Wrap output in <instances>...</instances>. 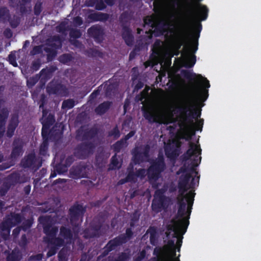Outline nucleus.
Masks as SVG:
<instances>
[{
    "mask_svg": "<svg viewBox=\"0 0 261 261\" xmlns=\"http://www.w3.org/2000/svg\"><path fill=\"white\" fill-rule=\"evenodd\" d=\"M10 189L8 183H4L0 187V195L3 197L6 195Z\"/></svg>",
    "mask_w": 261,
    "mask_h": 261,
    "instance_id": "obj_58",
    "label": "nucleus"
},
{
    "mask_svg": "<svg viewBox=\"0 0 261 261\" xmlns=\"http://www.w3.org/2000/svg\"><path fill=\"white\" fill-rule=\"evenodd\" d=\"M129 256L125 252H122L115 259L114 261H128Z\"/></svg>",
    "mask_w": 261,
    "mask_h": 261,
    "instance_id": "obj_60",
    "label": "nucleus"
},
{
    "mask_svg": "<svg viewBox=\"0 0 261 261\" xmlns=\"http://www.w3.org/2000/svg\"><path fill=\"white\" fill-rule=\"evenodd\" d=\"M43 50L47 53V60L52 61L57 56V51L48 46L44 47Z\"/></svg>",
    "mask_w": 261,
    "mask_h": 261,
    "instance_id": "obj_38",
    "label": "nucleus"
},
{
    "mask_svg": "<svg viewBox=\"0 0 261 261\" xmlns=\"http://www.w3.org/2000/svg\"><path fill=\"white\" fill-rule=\"evenodd\" d=\"M42 45H35L33 47V49L30 51V54L32 56L41 54L43 53V51H44Z\"/></svg>",
    "mask_w": 261,
    "mask_h": 261,
    "instance_id": "obj_54",
    "label": "nucleus"
},
{
    "mask_svg": "<svg viewBox=\"0 0 261 261\" xmlns=\"http://www.w3.org/2000/svg\"><path fill=\"white\" fill-rule=\"evenodd\" d=\"M46 103V101L44 95H42V97L41 99V103L39 106V109L42 110V117L40 119L42 125H45L50 127L54 124L55 122V117L54 114L52 113H49L48 110L44 108V106Z\"/></svg>",
    "mask_w": 261,
    "mask_h": 261,
    "instance_id": "obj_13",
    "label": "nucleus"
},
{
    "mask_svg": "<svg viewBox=\"0 0 261 261\" xmlns=\"http://www.w3.org/2000/svg\"><path fill=\"white\" fill-rule=\"evenodd\" d=\"M101 227L102 223L100 221H93L91 222L89 224V227L84 229V237L86 239L99 237Z\"/></svg>",
    "mask_w": 261,
    "mask_h": 261,
    "instance_id": "obj_14",
    "label": "nucleus"
},
{
    "mask_svg": "<svg viewBox=\"0 0 261 261\" xmlns=\"http://www.w3.org/2000/svg\"><path fill=\"white\" fill-rule=\"evenodd\" d=\"M200 176L198 175H196L195 174V177L192 178V180H191V182L190 184H189V189H193L195 188V186H198Z\"/></svg>",
    "mask_w": 261,
    "mask_h": 261,
    "instance_id": "obj_56",
    "label": "nucleus"
},
{
    "mask_svg": "<svg viewBox=\"0 0 261 261\" xmlns=\"http://www.w3.org/2000/svg\"><path fill=\"white\" fill-rule=\"evenodd\" d=\"M202 157L195 159H191L190 163L184 162L183 165L180 167L176 174H182L178 180V192L177 197V216L182 217L186 214L191 215V210L194 202L195 193L194 191H190L186 194L185 193L189 190V184L192 177L193 174H198L196 167L201 163Z\"/></svg>",
    "mask_w": 261,
    "mask_h": 261,
    "instance_id": "obj_2",
    "label": "nucleus"
},
{
    "mask_svg": "<svg viewBox=\"0 0 261 261\" xmlns=\"http://www.w3.org/2000/svg\"><path fill=\"white\" fill-rule=\"evenodd\" d=\"M86 212V207L82 204L75 202L69 209V215L72 226L79 227L81 225L84 216Z\"/></svg>",
    "mask_w": 261,
    "mask_h": 261,
    "instance_id": "obj_9",
    "label": "nucleus"
},
{
    "mask_svg": "<svg viewBox=\"0 0 261 261\" xmlns=\"http://www.w3.org/2000/svg\"><path fill=\"white\" fill-rule=\"evenodd\" d=\"M73 234L70 228L61 226L60 229V237L67 243H70L73 239Z\"/></svg>",
    "mask_w": 261,
    "mask_h": 261,
    "instance_id": "obj_23",
    "label": "nucleus"
},
{
    "mask_svg": "<svg viewBox=\"0 0 261 261\" xmlns=\"http://www.w3.org/2000/svg\"><path fill=\"white\" fill-rule=\"evenodd\" d=\"M121 239L119 236L114 238L106 245V248H109V250H114L117 247L123 244Z\"/></svg>",
    "mask_w": 261,
    "mask_h": 261,
    "instance_id": "obj_31",
    "label": "nucleus"
},
{
    "mask_svg": "<svg viewBox=\"0 0 261 261\" xmlns=\"http://www.w3.org/2000/svg\"><path fill=\"white\" fill-rule=\"evenodd\" d=\"M49 128L50 127L45 125H42L41 135L43 140L46 139L47 141H49L50 134Z\"/></svg>",
    "mask_w": 261,
    "mask_h": 261,
    "instance_id": "obj_51",
    "label": "nucleus"
},
{
    "mask_svg": "<svg viewBox=\"0 0 261 261\" xmlns=\"http://www.w3.org/2000/svg\"><path fill=\"white\" fill-rule=\"evenodd\" d=\"M142 111L143 117L149 123H152L159 122V115L154 112L152 108H150L147 109H142Z\"/></svg>",
    "mask_w": 261,
    "mask_h": 261,
    "instance_id": "obj_21",
    "label": "nucleus"
},
{
    "mask_svg": "<svg viewBox=\"0 0 261 261\" xmlns=\"http://www.w3.org/2000/svg\"><path fill=\"white\" fill-rule=\"evenodd\" d=\"M23 143L20 139H15L12 143V149L10 153V158L16 160L23 153Z\"/></svg>",
    "mask_w": 261,
    "mask_h": 261,
    "instance_id": "obj_18",
    "label": "nucleus"
},
{
    "mask_svg": "<svg viewBox=\"0 0 261 261\" xmlns=\"http://www.w3.org/2000/svg\"><path fill=\"white\" fill-rule=\"evenodd\" d=\"M122 165L121 163H120L117 157V154L115 153L114 155H112L111 160V163L110 165V169H119L121 168Z\"/></svg>",
    "mask_w": 261,
    "mask_h": 261,
    "instance_id": "obj_39",
    "label": "nucleus"
},
{
    "mask_svg": "<svg viewBox=\"0 0 261 261\" xmlns=\"http://www.w3.org/2000/svg\"><path fill=\"white\" fill-rule=\"evenodd\" d=\"M183 128L185 134L182 138L189 142V149L180 156L181 160L182 162H187L191 159H195L196 156L197 158L201 156L202 149L200 145L195 144V143L191 141L192 136L195 135V128Z\"/></svg>",
    "mask_w": 261,
    "mask_h": 261,
    "instance_id": "obj_6",
    "label": "nucleus"
},
{
    "mask_svg": "<svg viewBox=\"0 0 261 261\" xmlns=\"http://www.w3.org/2000/svg\"><path fill=\"white\" fill-rule=\"evenodd\" d=\"M146 254V250L143 249L138 254L135 256V261H142L145 257Z\"/></svg>",
    "mask_w": 261,
    "mask_h": 261,
    "instance_id": "obj_64",
    "label": "nucleus"
},
{
    "mask_svg": "<svg viewBox=\"0 0 261 261\" xmlns=\"http://www.w3.org/2000/svg\"><path fill=\"white\" fill-rule=\"evenodd\" d=\"M75 105L74 100L73 99H67L64 100L62 101L61 108L63 109H71L74 108Z\"/></svg>",
    "mask_w": 261,
    "mask_h": 261,
    "instance_id": "obj_46",
    "label": "nucleus"
},
{
    "mask_svg": "<svg viewBox=\"0 0 261 261\" xmlns=\"http://www.w3.org/2000/svg\"><path fill=\"white\" fill-rule=\"evenodd\" d=\"M153 254L156 256V257H152V261H165V259L162 258V255L158 249H154L153 251Z\"/></svg>",
    "mask_w": 261,
    "mask_h": 261,
    "instance_id": "obj_63",
    "label": "nucleus"
},
{
    "mask_svg": "<svg viewBox=\"0 0 261 261\" xmlns=\"http://www.w3.org/2000/svg\"><path fill=\"white\" fill-rule=\"evenodd\" d=\"M48 150V141L46 140H43L39 148V154L42 155H45Z\"/></svg>",
    "mask_w": 261,
    "mask_h": 261,
    "instance_id": "obj_49",
    "label": "nucleus"
},
{
    "mask_svg": "<svg viewBox=\"0 0 261 261\" xmlns=\"http://www.w3.org/2000/svg\"><path fill=\"white\" fill-rule=\"evenodd\" d=\"M162 255V258L165 261H180L179 256L176 257V247L172 248L168 253L166 252H160Z\"/></svg>",
    "mask_w": 261,
    "mask_h": 261,
    "instance_id": "obj_24",
    "label": "nucleus"
},
{
    "mask_svg": "<svg viewBox=\"0 0 261 261\" xmlns=\"http://www.w3.org/2000/svg\"><path fill=\"white\" fill-rule=\"evenodd\" d=\"M191 215L186 214L184 216L178 217L177 214L175 218L171 221V223L167 224L166 229L168 231H173V237L177 238L176 246L181 247L183 235L186 232L190 224L189 219Z\"/></svg>",
    "mask_w": 261,
    "mask_h": 261,
    "instance_id": "obj_5",
    "label": "nucleus"
},
{
    "mask_svg": "<svg viewBox=\"0 0 261 261\" xmlns=\"http://www.w3.org/2000/svg\"><path fill=\"white\" fill-rule=\"evenodd\" d=\"M113 103L110 101H104L95 109V112L101 115L106 113L112 107Z\"/></svg>",
    "mask_w": 261,
    "mask_h": 261,
    "instance_id": "obj_27",
    "label": "nucleus"
},
{
    "mask_svg": "<svg viewBox=\"0 0 261 261\" xmlns=\"http://www.w3.org/2000/svg\"><path fill=\"white\" fill-rule=\"evenodd\" d=\"M150 234V242L152 245H155L158 243V230L154 226H150L146 231Z\"/></svg>",
    "mask_w": 261,
    "mask_h": 261,
    "instance_id": "obj_32",
    "label": "nucleus"
},
{
    "mask_svg": "<svg viewBox=\"0 0 261 261\" xmlns=\"http://www.w3.org/2000/svg\"><path fill=\"white\" fill-rule=\"evenodd\" d=\"M39 220L43 223V232L46 234L44 237V242L48 246L47 257H49L56 254L58 250L62 246H64L65 242L60 237H57L59 231V228L57 226H53L50 223L43 222L42 221H46L45 217H40Z\"/></svg>",
    "mask_w": 261,
    "mask_h": 261,
    "instance_id": "obj_4",
    "label": "nucleus"
},
{
    "mask_svg": "<svg viewBox=\"0 0 261 261\" xmlns=\"http://www.w3.org/2000/svg\"><path fill=\"white\" fill-rule=\"evenodd\" d=\"M13 227L12 223L11 220L6 219L0 224V229L2 231H7V233H2V236L5 239H7L8 236L10 234V230Z\"/></svg>",
    "mask_w": 261,
    "mask_h": 261,
    "instance_id": "obj_25",
    "label": "nucleus"
},
{
    "mask_svg": "<svg viewBox=\"0 0 261 261\" xmlns=\"http://www.w3.org/2000/svg\"><path fill=\"white\" fill-rule=\"evenodd\" d=\"M68 251V249L65 247L60 249L58 253V259L59 261H66L67 260Z\"/></svg>",
    "mask_w": 261,
    "mask_h": 261,
    "instance_id": "obj_50",
    "label": "nucleus"
},
{
    "mask_svg": "<svg viewBox=\"0 0 261 261\" xmlns=\"http://www.w3.org/2000/svg\"><path fill=\"white\" fill-rule=\"evenodd\" d=\"M20 165L24 168H29L37 171L42 165V160L37 157L34 152H32L25 155L20 161Z\"/></svg>",
    "mask_w": 261,
    "mask_h": 261,
    "instance_id": "obj_11",
    "label": "nucleus"
},
{
    "mask_svg": "<svg viewBox=\"0 0 261 261\" xmlns=\"http://www.w3.org/2000/svg\"><path fill=\"white\" fill-rule=\"evenodd\" d=\"M168 25V24L164 20H161L157 24L154 31L160 34H163L166 32V27Z\"/></svg>",
    "mask_w": 261,
    "mask_h": 261,
    "instance_id": "obj_41",
    "label": "nucleus"
},
{
    "mask_svg": "<svg viewBox=\"0 0 261 261\" xmlns=\"http://www.w3.org/2000/svg\"><path fill=\"white\" fill-rule=\"evenodd\" d=\"M9 16H10V12L8 8L5 6L0 7V22L7 23Z\"/></svg>",
    "mask_w": 261,
    "mask_h": 261,
    "instance_id": "obj_33",
    "label": "nucleus"
},
{
    "mask_svg": "<svg viewBox=\"0 0 261 261\" xmlns=\"http://www.w3.org/2000/svg\"><path fill=\"white\" fill-rule=\"evenodd\" d=\"M47 92L48 93L56 94L60 96H66L69 94V91L66 86L58 83H50L47 86Z\"/></svg>",
    "mask_w": 261,
    "mask_h": 261,
    "instance_id": "obj_16",
    "label": "nucleus"
},
{
    "mask_svg": "<svg viewBox=\"0 0 261 261\" xmlns=\"http://www.w3.org/2000/svg\"><path fill=\"white\" fill-rule=\"evenodd\" d=\"M166 190V188H163L155 191L151 205L153 212L159 213L168 208L171 200L169 197L165 194Z\"/></svg>",
    "mask_w": 261,
    "mask_h": 261,
    "instance_id": "obj_8",
    "label": "nucleus"
},
{
    "mask_svg": "<svg viewBox=\"0 0 261 261\" xmlns=\"http://www.w3.org/2000/svg\"><path fill=\"white\" fill-rule=\"evenodd\" d=\"M8 219L11 220L13 227L16 226L17 224L20 223L22 221V217L19 214H11L10 217L8 218Z\"/></svg>",
    "mask_w": 261,
    "mask_h": 261,
    "instance_id": "obj_42",
    "label": "nucleus"
},
{
    "mask_svg": "<svg viewBox=\"0 0 261 261\" xmlns=\"http://www.w3.org/2000/svg\"><path fill=\"white\" fill-rule=\"evenodd\" d=\"M95 149V146L93 142L84 141L76 145L74 149L73 154L78 159L86 160L94 153Z\"/></svg>",
    "mask_w": 261,
    "mask_h": 261,
    "instance_id": "obj_10",
    "label": "nucleus"
},
{
    "mask_svg": "<svg viewBox=\"0 0 261 261\" xmlns=\"http://www.w3.org/2000/svg\"><path fill=\"white\" fill-rule=\"evenodd\" d=\"M8 22L9 23V25L12 28L15 29L20 24V18L16 15H14L12 17L10 15L8 19Z\"/></svg>",
    "mask_w": 261,
    "mask_h": 261,
    "instance_id": "obj_35",
    "label": "nucleus"
},
{
    "mask_svg": "<svg viewBox=\"0 0 261 261\" xmlns=\"http://www.w3.org/2000/svg\"><path fill=\"white\" fill-rule=\"evenodd\" d=\"M109 156L110 153H106L103 150L98 152L95 157V161L97 166L99 167L104 166Z\"/></svg>",
    "mask_w": 261,
    "mask_h": 261,
    "instance_id": "obj_28",
    "label": "nucleus"
},
{
    "mask_svg": "<svg viewBox=\"0 0 261 261\" xmlns=\"http://www.w3.org/2000/svg\"><path fill=\"white\" fill-rule=\"evenodd\" d=\"M166 169V162L164 155L159 154L158 158L150 162L147 170V175L149 182L157 181Z\"/></svg>",
    "mask_w": 261,
    "mask_h": 261,
    "instance_id": "obj_7",
    "label": "nucleus"
},
{
    "mask_svg": "<svg viewBox=\"0 0 261 261\" xmlns=\"http://www.w3.org/2000/svg\"><path fill=\"white\" fill-rule=\"evenodd\" d=\"M180 145L177 146V148L173 147H169L165 148V155L171 161H175L177 159L179 156V149Z\"/></svg>",
    "mask_w": 261,
    "mask_h": 261,
    "instance_id": "obj_26",
    "label": "nucleus"
},
{
    "mask_svg": "<svg viewBox=\"0 0 261 261\" xmlns=\"http://www.w3.org/2000/svg\"><path fill=\"white\" fill-rule=\"evenodd\" d=\"M88 166L86 163L80 162L73 165L70 169V176L73 179L87 177L88 173Z\"/></svg>",
    "mask_w": 261,
    "mask_h": 261,
    "instance_id": "obj_15",
    "label": "nucleus"
},
{
    "mask_svg": "<svg viewBox=\"0 0 261 261\" xmlns=\"http://www.w3.org/2000/svg\"><path fill=\"white\" fill-rule=\"evenodd\" d=\"M89 37L93 38L95 41L101 43L103 40L104 31L99 25H93L87 30Z\"/></svg>",
    "mask_w": 261,
    "mask_h": 261,
    "instance_id": "obj_17",
    "label": "nucleus"
},
{
    "mask_svg": "<svg viewBox=\"0 0 261 261\" xmlns=\"http://www.w3.org/2000/svg\"><path fill=\"white\" fill-rule=\"evenodd\" d=\"M122 37L127 46L133 45L134 42V37L132 33V30L128 27L123 26Z\"/></svg>",
    "mask_w": 261,
    "mask_h": 261,
    "instance_id": "obj_22",
    "label": "nucleus"
},
{
    "mask_svg": "<svg viewBox=\"0 0 261 261\" xmlns=\"http://www.w3.org/2000/svg\"><path fill=\"white\" fill-rule=\"evenodd\" d=\"M9 113V111L6 108H3L0 111V139L4 137L6 132V124Z\"/></svg>",
    "mask_w": 261,
    "mask_h": 261,
    "instance_id": "obj_20",
    "label": "nucleus"
},
{
    "mask_svg": "<svg viewBox=\"0 0 261 261\" xmlns=\"http://www.w3.org/2000/svg\"><path fill=\"white\" fill-rule=\"evenodd\" d=\"M208 10L206 6L200 4H195L192 1L187 4L185 13L193 23V27L190 34L191 41L190 48L192 54L185 57L182 61V66L187 68H192L196 63V59L194 54L198 50V39L202 29V21L208 16Z\"/></svg>",
    "mask_w": 261,
    "mask_h": 261,
    "instance_id": "obj_3",
    "label": "nucleus"
},
{
    "mask_svg": "<svg viewBox=\"0 0 261 261\" xmlns=\"http://www.w3.org/2000/svg\"><path fill=\"white\" fill-rule=\"evenodd\" d=\"M130 18L131 15L128 11H124L120 15L119 21L122 28L126 26Z\"/></svg>",
    "mask_w": 261,
    "mask_h": 261,
    "instance_id": "obj_37",
    "label": "nucleus"
},
{
    "mask_svg": "<svg viewBox=\"0 0 261 261\" xmlns=\"http://www.w3.org/2000/svg\"><path fill=\"white\" fill-rule=\"evenodd\" d=\"M99 133L98 128L92 127L91 128H84L81 126L76 131L75 139L80 141H88L96 137Z\"/></svg>",
    "mask_w": 261,
    "mask_h": 261,
    "instance_id": "obj_12",
    "label": "nucleus"
},
{
    "mask_svg": "<svg viewBox=\"0 0 261 261\" xmlns=\"http://www.w3.org/2000/svg\"><path fill=\"white\" fill-rule=\"evenodd\" d=\"M74 162V157L72 155L68 156L65 161L64 165H58L56 166L57 171L59 174H61L64 171H66L68 167H69Z\"/></svg>",
    "mask_w": 261,
    "mask_h": 261,
    "instance_id": "obj_30",
    "label": "nucleus"
},
{
    "mask_svg": "<svg viewBox=\"0 0 261 261\" xmlns=\"http://www.w3.org/2000/svg\"><path fill=\"white\" fill-rule=\"evenodd\" d=\"M28 243V241L27 240V236L25 234H23L21 235V237H20V240L19 242V245L22 248H25Z\"/></svg>",
    "mask_w": 261,
    "mask_h": 261,
    "instance_id": "obj_61",
    "label": "nucleus"
},
{
    "mask_svg": "<svg viewBox=\"0 0 261 261\" xmlns=\"http://www.w3.org/2000/svg\"><path fill=\"white\" fill-rule=\"evenodd\" d=\"M88 17L90 19L92 20L93 22H97V21H100V22H105V21L109 19V15L107 13L95 12L90 14Z\"/></svg>",
    "mask_w": 261,
    "mask_h": 261,
    "instance_id": "obj_29",
    "label": "nucleus"
},
{
    "mask_svg": "<svg viewBox=\"0 0 261 261\" xmlns=\"http://www.w3.org/2000/svg\"><path fill=\"white\" fill-rule=\"evenodd\" d=\"M200 102H198L197 103H194V107L191 110V112H192V116L194 117V120L196 121L199 120L201 117V110H197L196 109V106L199 104Z\"/></svg>",
    "mask_w": 261,
    "mask_h": 261,
    "instance_id": "obj_52",
    "label": "nucleus"
},
{
    "mask_svg": "<svg viewBox=\"0 0 261 261\" xmlns=\"http://www.w3.org/2000/svg\"><path fill=\"white\" fill-rule=\"evenodd\" d=\"M134 232L131 228H127L125 230V233L119 235L122 239L121 241L123 244H125L128 241L132 239Z\"/></svg>",
    "mask_w": 261,
    "mask_h": 261,
    "instance_id": "obj_34",
    "label": "nucleus"
},
{
    "mask_svg": "<svg viewBox=\"0 0 261 261\" xmlns=\"http://www.w3.org/2000/svg\"><path fill=\"white\" fill-rule=\"evenodd\" d=\"M52 70L50 69L43 68L39 72L40 77L41 76L44 79H48L51 76Z\"/></svg>",
    "mask_w": 261,
    "mask_h": 261,
    "instance_id": "obj_55",
    "label": "nucleus"
},
{
    "mask_svg": "<svg viewBox=\"0 0 261 261\" xmlns=\"http://www.w3.org/2000/svg\"><path fill=\"white\" fill-rule=\"evenodd\" d=\"M125 144L126 143L122 139H121L120 140L115 142L113 146H112L113 151L115 152V153L119 152Z\"/></svg>",
    "mask_w": 261,
    "mask_h": 261,
    "instance_id": "obj_43",
    "label": "nucleus"
},
{
    "mask_svg": "<svg viewBox=\"0 0 261 261\" xmlns=\"http://www.w3.org/2000/svg\"><path fill=\"white\" fill-rule=\"evenodd\" d=\"M21 258L20 252L18 250H13L11 253L8 254L7 261H20Z\"/></svg>",
    "mask_w": 261,
    "mask_h": 261,
    "instance_id": "obj_36",
    "label": "nucleus"
},
{
    "mask_svg": "<svg viewBox=\"0 0 261 261\" xmlns=\"http://www.w3.org/2000/svg\"><path fill=\"white\" fill-rule=\"evenodd\" d=\"M127 174L126 175V178L128 182H135L136 181V173L134 172L133 167L131 168L128 167L127 169Z\"/></svg>",
    "mask_w": 261,
    "mask_h": 261,
    "instance_id": "obj_45",
    "label": "nucleus"
},
{
    "mask_svg": "<svg viewBox=\"0 0 261 261\" xmlns=\"http://www.w3.org/2000/svg\"><path fill=\"white\" fill-rule=\"evenodd\" d=\"M176 247V245L175 244V241L172 240H168L167 244L164 246L163 247H161L159 248L158 250L160 251V252L161 251H164L165 252H168L170 251L172 248H174Z\"/></svg>",
    "mask_w": 261,
    "mask_h": 261,
    "instance_id": "obj_40",
    "label": "nucleus"
},
{
    "mask_svg": "<svg viewBox=\"0 0 261 261\" xmlns=\"http://www.w3.org/2000/svg\"><path fill=\"white\" fill-rule=\"evenodd\" d=\"M33 223V220L29 219L24 220L21 224V229L23 231H27L32 226Z\"/></svg>",
    "mask_w": 261,
    "mask_h": 261,
    "instance_id": "obj_53",
    "label": "nucleus"
},
{
    "mask_svg": "<svg viewBox=\"0 0 261 261\" xmlns=\"http://www.w3.org/2000/svg\"><path fill=\"white\" fill-rule=\"evenodd\" d=\"M19 123V116L17 114L12 115L8 123L6 135L8 138H11L14 134L16 128Z\"/></svg>",
    "mask_w": 261,
    "mask_h": 261,
    "instance_id": "obj_19",
    "label": "nucleus"
},
{
    "mask_svg": "<svg viewBox=\"0 0 261 261\" xmlns=\"http://www.w3.org/2000/svg\"><path fill=\"white\" fill-rule=\"evenodd\" d=\"M153 11L155 13L159 12L162 8V5H163L162 0H153Z\"/></svg>",
    "mask_w": 261,
    "mask_h": 261,
    "instance_id": "obj_57",
    "label": "nucleus"
},
{
    "mask_svg": "<svg viewBox=\"0 0 261 261\" xmlns=\"http://www.w3.org/2000/svg\"><path fill=\"white\" fill-rule=\"evenodd\" d=\"M82 32L80 29L72 28L70 30L69 36L73 39H79L82 37Z\"/></svg>",
    "mask_w": 261,
    "mask_h": 261,
    "instance_id": "obj_48",
    "label": "nucleus"
},
{
    "mask_svg": "<svg viewBox=\"0 0 261 261\" xmlns=\"http://www.w3.org/2000/svg\"><path fill=\"white\" fill-rule=\"evenodd\" d=\"M120 132L119 130L117 125H116L114 128L108 133V137H113L114 139L116 140L120 136Z\"/></svg>",
    "mask_w": 261,
    "mask_h": 261,
    "instance_id": "obj_47",
    "label": "nucleus"
},
{
    "mask_svg": "<svg viewBox=\"0 0 261 261\" xmlns=\"http://www.w3.org/2000/svg\"><path fill=\"white\" fill-rule=\"evenodd\" d=\"M182 76L190 81H194L195 88L192 92L188 93L184 99V106L177 108V112L180 114L179 126L182 128H195L194 117L191 110L194 107V103L203 102L208 97V90L210 87L209 81L201 74H196L189 70L182 69L180 71Z\"/></svg>",
    "mask_w": 261,
    "mask_h": 261,
    "instance_id": "obj_1",
    "label": "nucleus"
},
{
    "mask_svg": "<svg viewBox=\"0 0 261 261\" xmlns=\"http://www.w3.org/2000/svg\"><path fill=\"white\" fill-rule=\"evenodd\" d=\"M103 0H98L95 4V9L98 11H101L105 9L106 5Z\"/></svg>",
    "mask_w": 261,
    "mask_h": 261,
    "instance_id": "obj_62",
    "label": "nucleus"
},
{
    "mask_svg": "<svg viewBox=\"0 0 261 261\" xmlns=\"http://www.w3.org/2000/svg\"><path fill=\"white\" fill-rule=\"evenodd\" d=\"M40 79V76L38 74H36L35 76L30 77L29 80L27 81V85L28 86L32 87L35 85L38 82Z\"/></svg>",
    "mask_w": 261,
    "mask_h": 261,
    "instance_id": "obj_59",
    "label": "nucleus"
},
{
    "mask_svg": "<svg viewBox=\"0 0 261 261\" xmlns=\"http://www.w3.org/2000/svg\"><path fill=\"white\" fill-rule=\"evenodd\" d=\"M73 59V56L70 54H63L60 56L59 61L63 64H67Z\"/></svg>",
    "mask_w": 261,
    "mask_h": 261,
    "instance_id": "obj_44",
    "label": "nucleus"
}]
</instances>
